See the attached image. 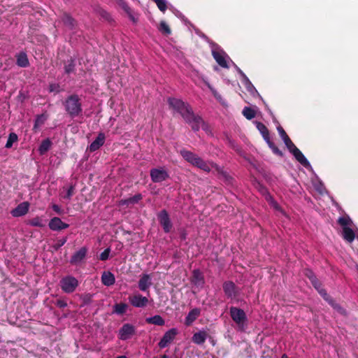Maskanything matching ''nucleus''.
I'll return each mask as SVG.
<instances>
[{
  "mask_svg": "<svg viewBox=\"0 0 358 358\" xmlns=\"http://www.w3.org/2000/svg\"><path fill=\"white\" fill-rule=\"evenodd\" d=\"M277 129L280 136L284 141L287 149L291 150V148L294 147L295 145L293 143L290 138L288 136L284 129L281 126H278Z\"/></svg>",
  "mask_w": 358,
  "mask_h": 358,
  "instance_id": "obj_23",
  "label": "nucleus"
},
{
  "mask_svg": "<svg viewBox=\"0 0 358 358\" xmlns=\"http://www.w3.org/2000/svg\"><path fill=\"white\" fill-rule=\"evenodd\" d=\"M229 314L232 320L236 324L239 331H244L247 327V315L245 311L237 307L231 306Z\"/></svg>",
  "mask_w": 358,
  "mask_h": 358,
  "instance_id": "obj_4",
  "label": "nucleus"
},
{
  "mask_svg": "<svg viewBox=\"0 0 358 358\" xmlns=\"http://www.w3.org/2000/svg\"><path fill=\"white\" fill-rule=\"evenodd\" d=\"M319 294L323 297V299L329 303L333 299L328 294L326 289L322 288L319 292Z\"/></svg>",
  "mask_w": 358,
  "mask_h": 358,
  "instance_id": "obj_47",
  "label": "nucleus"
},
{
  "mask_svg": "<svg viewBox=\"0 0 358 358\" xmlns=\"http://www.w3.org/2000/svg\"><path fill=\"white\" fill-rule=\"evenodd\" d=\"M136 333L135 327L130 324H124L119 330V338L125 341L131 338Z\"/></svg>",
  "mask_w": 358,
  "mask_h": 358,
  "instance_id": "obj_10",
  "label": "nucleus"
},
{
  "mask_svg": "<svg viewBox=\"0 0 358 358\" xmlns=\"http://www.w3.org/2000/svg\"><path fill=\"white\" fill-rule=\"evenodd\" d=\"M311 283L313 286L317 290V292H319L320 289L323 288L322 283L317 278L314 279L313 281H311Z\"/></svg>",
  "mask_w": 358,
  "mask_h": 358,
  "instance_id": "obj_49",
  "label": "nucleus"
},
{
  "mask_svg": "<svg viewBox=\"0 0 358 358\" xmlns=\"http://www.w3.org/2000/svg\"><path fill=\"white\" fill-rule=\"evenodd\" d=\"M18 140L17 135L15 133L11 132L8 135V138L7 140V142L6 143L5 147L6 148H10L13 146V144L15 142H17Z\"/></svg>",
  "mask_w": 358,
  "mask_h": 358,
  "instance_id": "obj_37",
  "label": "nucleus"
},
{
  "mask_svg": "<svg viewBox=\"0 0 358 358\" xmlns=\"http://www.w3.org/2000/svg\"><path fill=\"white\" fill-rule=\"evenodd\" d=\"M260 192H261V193H262L263 195H265V196H266V199L267 200H268V199H272L271 196L270 195V194L268 193V190H267V189H266V187H261V188H260Z\"/></svg>",
  "mask_w": 358,
  "mask_h": 358,
  "instance_id": "obj_51",
  "label": "nucleus"
},
{
  "mask_svg": "<svg viewBox=\"0 0 358 358\" xmlns=\"http://www.w3.org/2000/svg\"><path fill=\"white\" fill-rule=\"evenodd\" d=\"M48 227L52 231H59L67 229L69 224L62 222L59 217H54L50 219Z\"/></svg>",
  "mask_w": 358,
  "mask_h": 358,
  "instance_id": "obj_11",
  "label": "nucleus"
},
{
  "mask_svg": "<svg viewBox=\"0 0 358 358\" xmlns=\"http://www.w3.org/2000/svg\"><path fill=\"white\" fill-rule=\"evenodd\" d=\"M281 358H289L288 356L286 355V354H283L282 356H281Z\"/></svg>",
  "mask_w": 358,
  "mask_h": 358,
  "instance_id": "obj_57",
  "label": "nucleus"
},
{
  "mask_svg": "<svg viewBox=\"0 0 358 358\" xmlns=\"http://www.w3.org/2000/svg\"><path fill=\"white\" fill-rule=\"evenodd\" d=\"M151 180L155 183L164 182L169 178V173L165 167L151 169L150 171Z\"/></svg>",
  "mask_w": 358,
  "mask_h": 358,
  "instance_id": "obj_6",
  "label": "nucleus"
},
{
  "mask_svg": "<svg viewBox=\"0 0 358 358\" xmlns=\"http://www.w3.org/2000/svg\"><path fill=\"white\" fill-rule=\"evenodd\" d=\"M52 208L58 215H61L62 213V210L61 208L57 204H53L52 206Z\"/></svg>",
  "mask_w": 358,
  "mask_h": 358,
  "instance_id": "obj_55",
  "label": "nucleus"
},
{
  "mask_svg": "<svg viewBox=\"0 0 358 358\" xmlns=\"http://www.w3.org/2000/svg\"><path fill=\"white\" fill-rule=\"evenodd\" d=\"M92 296L90 294H87L83 297V301L85 304H88L92 301Z\"/></svg>",
  "mask_w": 358,
  "mask_h": 358,
  "instance_id": "obj_53",
  "label": "nucleus"
},
{
  "mask_svg": "<svg viewBox=\"0 0 358 358\" xmlns=\"http://www.w3.org/2000/svg\"><path fill=\"white\" fill-rule=\"evenodd\" d=\"M127 308L128 305L127 303H115L113 306V313L120 315H124L126 313Z\"/></svg>",
  "mask_w": 358,
  "mask_h": 358,
  "instance_id": "obj_34",
  "label": "nucleus"
},
{
  "mask_svg": "<svg viewBox=\"0 0 358 358\" xmlns=\"http://www.w3.org/2000/svg\"><path fill=\"white\" fill-rule=\"evenodd\" d=\"M159 29L165 35H169L171 33L169 26L164 21L160 22Z\"/></svg>",
  "mask_w": 358,
  "mask_h": 358,
  "instance_id": "obj_39",
  "label": "nucleus"
},
{
  "mask_svg": "<svg viewBox=\"0 0 358 358\" xmlns=\"http://www.w3.org/2000/svg\"><path fill=\"white\" fill-rule=\"evenodd\" d=\"M289 151L294 156L295 159L303 166L308 167L310 166V163L305 157L303 154L301 152V150L296 146L291 148V150Z\"/></svg>",
  "mask_w": 358,
  "mask_h": 358,
  "instance_id": "obj_14",
  "label": "nucleus"
},
{
  "mask_svg": "<svg viewBox=\"0 0 358 358\" xmlns=\"http://www.w3.org/2000/svg\"><path fill=\"white\" fill-rule=\"evenodd\" d=\"M63 24L69 29H75L77 27L76 20L69 13H64L61 17Z\"/></svg>",
  "mask_w": 358,
  "mask_h": 358,
  "instance_id": "obj_17",
  "label": "nucleus"
},
{
  "mask_svg": "<svg viewBox=\"0 0 358 358\" xmlns=\"http://www.w3.org/2000/svg\"><path fill=\"white\" fill-rule=\"evenodd\" d=\"M208 336L207 331H199L193 334L192 341L196 345H203Z\"/></svg>",
  "mask_w": 358,
  "mask_h": 358,
  "instance_id": "obj_22",
  "label": "nucleus"
},
{
  "mask_svg": "<svg viewBox=\"0 0 358 358\" xmlns=\"http://www.w3.org/2000/svg\"><path fill=\"white\" fill-rule=\"evenodd\" d=\"M337 223L342 227V229H343L345 227H350V226L352 224V220L349 215H346L338 217Z\"/></svg>",
  "mask_w": 358,
  "mask_h": 358,
  "instance_id": "obj_32",
  "label": "nucleus"
},
{
  "mask_svg": "<svg viewBox=\"0 0 358 358\" xmlns=\"http://www.w3.org/2000/svg\"><path fill=\"white\" fill-rule=\"evenodd\" d=\"M152 285L150 275L148 274H143L138 280V288L143 292L148 290L149 287Z\"/></svg>",
  "mask_w": 358,
  "mask_h": 358,
  "instance_id": "obj_20",
  "label": "nucleus"
},
{
  "mask_svg": "<svg viewBox=\"0 0 358 358\" xmlns=\"http://www.w3.org/2000/svg\"><path fill=\"white\" fill-rule=\"evenodd\" d=\"M304 275L310 280V282L317 278L310 269H306L304 271Z\"/></svg>",
  "mask_w": 358,
  "mask_h": 358,
  "instance_id": "obj_48",
  "label": "nucleus"
},
{
  "mask_svg": "<svg viewBox=\"0 0 358 358\" xmlns=\"http://www.w3.org/2000/svg\"><path fill=\"white\" fill-rule=\"evenodd\" d=\"M143 199V196L141 194H137L134 196L129 197L126 199H122L120 201V204L122 206H129L131 205H134L136 203H138L141 199Z\"/></svg>",
  "mask_w": 358,
  "mask_h": 358,
  "instance_id": "obj_26",
  "label": "nucleus"
},
{
  "mask_svg": "<svg viewBox=\"0 0 358 358\" xmlns=\"http://www.w3.org/2000/svg\"><path fill=\"white\" fill-rule=\"evenodd\" d=\"M237 71H238V73L242 76L243 81L245 82L246 84H248L249 85H251L252 87H253L252 85L251 82L248 79V78L239 68L237 69Z\"/></svg>",
  "mask_w": 358,
  "mask_h": 358,
  "instance_id": "obj_50",
  "label": "nucleus"
},
{
  "mask_svg": "<svg viewBox=\"0 0 358 358\" xmlns=\"http://www.w3.org/2000/svg\"><path fill=\"white\" fill-rule=\"evenodd\" d=\"M51 144H52V143L49 138H46V139L43 140L41 142V143L39 146V148H38V151H39L40 154L43 155L44 153L48 152L51 147Z\"/></svg>",
  "mask_w": 358,
  "mask_h": 358,
  "instance_id": "obj_35",
  "label": "nucleus"
},
{
  "mask_svg": "<svg viewBox=\"0 0 358 358\" xmlns=\"http://www.w3.org/2000/svg\"><path fill=\"white\" fill-rule=\"evenodd\" d=\"M274 207H275V208H278V203H275H275H274Z\"/></svg>",
  "mask_w": 358,
  "mask_h": 358,
  "instance_id": "obj_60",
  "label": "nucleus"
},
{
  "mask_svg": "<svg viewBox=\"0 0 358 358\" xmlns=\"http://www.w3.org/2000/svg\"><path fill=\"white\" fill-rule=\"evenodd\" d=\"M256 127L261 133L264 140L266 142L270 140L269 131L264 124L260 122H256Z\"/></svg>",
  "mask_w": 358,
  "mask_h": 358,
  "instance_id": "obj_30",
  "label": "nucleus"
},
{
  "mask_svg": "<svg viewBox=\"0 0 358 358\" xmlns=\"http://www.w3.org/2000/svg\"><path fill=\"white\" fill-rule=\"evenodd\" d=\"M29 208V203L27 201L20 203L11 210V215L15 217L23 216L28 213Z\"/></svg>",
  "mask_w": 358,
  "mask_h": 358,
  "instance_id": "obj_15",
  "label": "nucleus"
},
{
  "mask_svg": "<svg viewBox=\"0 0 358 358\" xmlns=\"http://www.w3.org/2000/svg\"><path fill=\"white\" fill-rule=\"evenodd\" d=\"M242 113L245 116V117L249 120L253 119L256 115L255 110L250 107H245L243 110Z\"/></svg>",
  "mask_w": 358,
  "mask_h": 358,
  "instance_id": "obj_36",
  "label": "nucleus"
},
{
  "mask_svg": "<svg viewBox=\"0 0 358 358\" xmlns=\"http://www.w3.org/2000/svg\"><path fill=\"white\" fill-rule=\"evenodd\" d=\"M212 166L215 169L218 174L221 175L227 180L231 179V178L229 177V175L225 171H224L223 169L217 165L216 164L212 163Z\"/></svg>",
  "mask_w": 358,
  "mask_h": 358,
  "instance_id": "obj_40",
  "label": "nucleus"
},
{
  "mask_svg": "<svg viewBox=\"0 0 358 358\" xmlns=\"http://www.w3.org/2000/svg\"><path fill=\"white\" fill-rule=\"evenodd\" d=\"M62 91L60 85L58 83H50L49 85V92L54 93H59Z\"/></svg>",
  "mask_w": 358,
  "mask_h": 358,
  "instance_id": "obj_43",
  "label": "nucleus"
},
{
  "mask_svg": "<svg viewBox=\"0 0 358 358\" xmlns=\"http://www.w3.org/2000/svg\"><path fill=\"white\" fill-rule=\"evenodd\" d=\"M116 358H127V357L124 355H121V356L117 357Z\"/></svg>",
  "mask_w": 358,
  "mask_h": 358,
  "instance_id": "obj_58",
  "label": "nucleus"
},
{
  "mask_svg": "<svg viewBox=\"0 0 358 358\" xmlns=\"http://www.w3.org/2000/svg\"><path fill=\"white\" fill-rule=\"evenodd\" d=\"M28 224L32 227H44L45 226V221L42 217L36 216L28 221Z\"/></svg>",
  "mask_w": 358,
  "mask_h": 358,
  "instance_id": "obj_33",
  "label": "nucleus"
},
{
  "mask_svg": "<svg viewBox=\"0 0 358 358\" xmlns=\"http://www.w3.org/2000/svg\"><path fill=\"white\" fill-rule=\"evenodd\" d=\"M117 2V4L122 8V9L127 14L129 19L134 22H136V20L135 19V17L133 14V10L129 6L127 3L124 0H118Z\"/></svg>",
  "mask_w": 358,
  "mask_h": 358,
  "instance_id": "obj_27",
  "label": "nucleus"
},
{
  "mask_svg": "<svg viewBox=\"0 0 358 358\" xmlns=\"http://www.w3.org/2000/svg\"><path fill=\"white\" fill-rule=\"evenodd\" d=\"M191 282L197 287L202 288L205 284V279L203 274L199 269H194L192 271V275L191 277Z\"/></svg>",
  "mask_w": 358,
  "mask_h": 358,
  "instance_id": "obj_13",
  "label": "nucleus"
},
{
  "mask_svg": "<svg viewBox=\"0 0 358 358\" xmlns=\"http://www.w3.org/2000/svg\"><path fill=\"white\" fill-rule=\"evenodd\" d=\"M105 139V134L102 132H100L95 140L90 145V151L94 152L99 150L104 144Z\"/></svg>",
  "mask_w": 358,
  "mask_h": 358,
  "instance_id": "obj_18",
  "label": "nucleus"
},
{
  "mask_svg": "<svg viewBox=\"0 0 358 358\" xmlns=\"http://www.w3.org/2000/svg\"><path fill=\"white\" fill-rule=\"evenodd\" d=\"M56 306L60 308H64L67 306V303L62 299H58L56 301Z\"/></svg>",
  "mask_w": 358,
  "mask_h": 358,
  "instance_id": "obj_52",
  "label": "nucleus"
},
{
  "mask_svg": "<svg viewBox=\"0 0 358 358\" xmlns=\"http://www.w3.org/2000/svg\"><path fill=\"white\" fill-rule=\"evenodd\" d=\"M16 64L21 68L29 66L30 63L25 52L22 51L15 55Z\"/></svg>",
  "mask_w": 358,
  "mask_h": 358,
  "instance_id": "obj_19",
  "label": "nucleus"
},
{
  "mask_svg": "<svg viewBox=\"0 0 358 358\" xmlns=\"http://www.w3.org/2000/svg\"><path fill=\"white\" fill-rule=\"evenodd\" d=\"M64 73L66 74H71L75 72L76 70V61L71 57L66 62H64Z\"/></svg>",
  "mask_w": 358,
  "mask_h": 358,
  "instance_id": "obj_29",
  "label": "nucleus"
},
{
  "mask_svg": "<svg viewBox=\"0 0 358 358\" xmlns=\"http://www.w3.org/2000/svg\"><path fill=\"white\" fill-rule=\"evenodd\" d=\"M157 218L159 224L165 233H169L173 227V224L169 217V213L166 210H162L157 214Z\"/></svg>",
  "mask_w": 358,
  "mask_h": 358,
  "instance_id": "obj_7",
  "label": "nucleus"
},
{
  "mask_svg": "<svg viewBox=\"0 0 358 358\" xmlns=\"http://www.w3.org/2000/svg\"><path fill=\"white\" fill-rule=\"evenodd\" d=\"M168 103L170 108L178 113L182 117L184 121L188 124L192 129L196 132L200 128L206 131L208 125L203 118L194 113L191 106L181 99L170 97L168 99Z\"/></svg>",
  "mask_w": 358,
  "mask_h": 358,
  "instance_id": "obj_1",
  "label": "nucleus"
},
{
  "mask_svg": "<svg viewBox=\"0 0 358 358\" xmlns=\"http://www.w3.org/2000/svg\"><path fill=\"white\" fill-rule=\"evenodd\" d=\"M131 305L135 308H145L148 304V299L140 294H135L128 297Z\"/></svg>",
  "mask_w": 358,
  "mask_h": 358,
  "instance_id": "obj_9",
  "label": "nucleus"
},
{
  "mask_svg": "<svg viewBox=\"0 0 358 358\" xmlns=\"http://www.w3.org/2000/svg\"><path fill=\"white\" fill-rule=\"evenodd\" d=\"M101 282L106 286H111L115 282V278L110 271H104L101 275Z\"/></svg>",
  "mask_w": 358,
  "mask_h": 358,
  "instance_id": "obj_25",
  "label": "nucleus"
},
{
  "mask_svg": "<svg viewBox=\"0 0 358 358\" xmlns=\"http://www.w3.org/2000/svg\"><path fill=\"white\" fill-rule=\"evenodd\" d=\"M145 322L148 324H152L157 326H163L165 324V321L163 317L159 315H156L153 317H147Z\"/></svg>",
  "mask_w": 358,
  "mask_h": 358,
  "instance_id": "obj_31",
  "label": "nucleus"
},
{
  "mask_svg": "<svg viewBox=\"0 0 358 358\" xmlns=\"http://www.w3.org/2000/svg\"><path fill=\"white\" fill-rule=\"evenodd\" d=\"M222 288L228 299H235L239 294L238 287L232 281H225L222 285Z\"/></svg>",
  "mask_w": 358,
  "mask_h": 358,
  "instance_id": "obj_8",
  "label": "nucleus"
},
{
  "mask_svg": "<svg viewBox=\"0 0 358 358\" xmlns=\"http://www.w3.org/2000/svg\"><path fill=\"white\" fill-rule=\"evenodd\" d=\"M59 283L62 290L66 294L73 293L79 285L78 280L72 275L62 278Z\"/></svg>",
  "mask_w": 358,
  "mask_h": 358,
  "instance_id": "obj_5",
  "label": "nucleus"
},
{
  "mask_svg": "<svg viewBox=\"0 0 358 358\" xmlns=\"http://www.w3.org/2000/svg\"><path fill=\"white\" fill-rule=\"evenodd\" d=\"M186 236H187V234H186L185 231L184 230L182 231L180 233V235L181 240H185Z\"/></svg>",
  "mask_w": 358,
  "mask_h": 358,
  "instance_id": "obj_56",
  "label": "nucleus"
},
{
  "mask_svg": "<svg viewBox=\"0 0 358 358\" xmlns=\"http://www.w3.org/2000/svg\"><path fill=\"white\" fill-rule=\"evenodd\" d=\"M224 55L225 53L224 52H220L217 50L212 51V55L216 62L222 68L228 69L229 66L225 59Z\"/></svg>",
  "mask_w": 358,
  "mask_h": 358,
  "instance_id": "obj_21",
  "label": "nucleus"
},
{
  "mask_svg": "<svg viewBox=\"0 0 358 358\" xmlns=\"http://www.w3.org/2000/svg\"><path fill=\"white\" fill-rule=\"evenodd\" d=\"M75 185H71L67 189V192L64 196H63L64 199L70 200L72 196L74 194Z\"/></svg>",
  "mask_w": 358,
  "mask_h": 358,
  "instance_id": "obj_44",
  "label": "nucleus"
},
{
  "mask_svg": "<svg viewBox=\"0 0 358 358\" xmlns=\"http://www.w3.org/2000/svg\"><path fill=\"white\" fill-rule=\"evenodd\" d=\"M176 334L177 331L175 329H171L167 331L159 342V347L160 348H166L174 339Z\"/></svg>",
  "mask_w": 358,
  "mask_h": 358,
  "instance_id": "obj_12",
  "label": "nucleus"
},
{
  "mask_svg": "<svg viewBox=\"0 0 358 358\" xmlns=\"http://www.w3.org/2000/svg\"><path fill=\"white\" fill-rule=\"evenodd\" d=\"M180 154L185 161L191 164L192 166H196L207 173L210 171V168L207 162L192 152L186 149H182L180 151Z\"/></svg>",
  "mask_w": 358,
  "mask_h": 358,
  "instance_id": "obj_3",
  "label": "nucleus"
},
{
  "mask_svg": "<svg viewBox=\"0 0 358 358\" xmlns=\"http://www.w3.org/2000/svg\"><path fill=\"white\" fill-rule=\"evenodd\" d=\"M200 309L194 308L191 310L185 317V324L190 326L200 315Z\"/></svg>",
  "mask_w": 358,
  "mask_h": 358,
  "instance_id": "obj_24",
  "label": "nucleus"
},
{
  "mask_svg": "<svg viewBox=\"0 0 358 358\" xmlns=\"http://www.w3.org/2000/svg\"><path fill=\"white\" fill-rule=\"evenodd\" d=\"M63 105L65 111L71 118L82 115V102L78 94H73L68 96L64 101Z\"/></svg>",
  "mask_w": 358,
  "mask_h": 358,
  "instance_id": "obj_2",
  "label": "nucleus"
},
{
  "mask_svg": "<svg viewBox=\"0 0 358 358\" xmlns=\"http://www.w3.org/2000/svg\"><path fill=\"white\" fill-rule=\"evenodd\" d=\"M87 252V248L86 247H82L71 256L70 263L71 264H77L81 262L85 258Z\"/></svg>",
  "mask_w": 358,
  "mask_h": 358,
  "instance_id": "obj_16",
  "label": "nucleus"
},
{
  "mask_svg": "<svg viewBox=\"0 0 358 358\" xmlns=\"http://www.w3.org/2000/svg\"><path fill=\"white\" fill-rule=\"evenodd\" d=\"M43 122L44 120L43 119V115L37 117L35 122L34 128H36L39 124H43Z\"/></svg>",
  "mask_w": 358,
  "mask_h": 358,
  "instance_id": "obj_54",
  "label": "nucleus"
},
{
  "mask_svg": "<svg viewBox=\"0 0 358 358\" xmlns=\"http://www.w3.org/2000/svg\"><path fill=\"white\" fill-rule=\"evenodd\" d=\"M160 358H169V357L166 355H164Z\"/></svg>",
  "mask_w": 358,
  "mask_h": 358,
  "instance_id": "obj_59",
  "label": "nucleus"
},
{
  "mask_svg": "<svg viewBox=\"0 0 358 358\" xmlns=\"http://www.w3.org/2000/svg\"><path fill=\"white\" fill-rule=\"evenodd\" d=\"M110 252V248H108L105 249L99 255V259L101 261H106L108 257Z\"/></svg>",
  "mask_w": 358,
  "mask_h": 358,
  "instance_id": "obj_46",
  "label": "nucleus"
},
{
  "mask_svg": "<svg viewBox=\"0 0 358 358\" xmlns=\"http://www.w3.org/2000/svg\"><path fill=\"white\" fill-rule=\"evenodd\" d=\"M266 143L271 149L273 154L279 157H283V152L274 144L273 141H271V139L266 141Z\"/></svg>",
  "mask_w": 358,
  "mask_h": 358,
  "instance_id": "obj_38",
  "label": "nucleus"
},
{
  "mask_svg": "<svg viewBox=\"0 0 358 358\" xmlns=\"http://www.w3.org/2000/svg\"><path fill=\"white\" fill-rule=\"evenodd\" d=\"M67 241V237H64L59 239H57L55 244L53 245V248L55 250H59L62 246H63Z\"/></svg>",
  "mask_w": 358,
  "mask_h": 358,
  "instance_id": "obj_42",
  "label": "nucleus"
},
{
  "mask_svg": "<svg viewBox=\"0 0 358 358\" xmlns=\"http://www.w3.org/2000/svg\"><path fill=\"white\" fill-rule=\"evenodd\" d=\"M342 237L345 241L351 243L355 238V234L350 227H345L342 230Z\"/></svg>",
  "mask_w": 358,
  "mask_h": 358,
  "instance_id": "obj_28",
  "label": "nucleus"
},
{
  "mask_svg": "<svg viewBox=\"0 0 358 358\" xmlns=\"http://www.w3.org/2000/svg\"><path fill=\"white\" fill-rule=\"evenodd\" d=\"M157 6L159 10L164 13L167 9L166 0H152Z\"/></svg>",
  "mask_w": 358,
  "mask_h": 358,
  "instance_id": "obj_41",
  "label": "nucleus"
},
{
  "mask_svg": "<svg viewBox=\"0 0 358 358\" xmlns=\"http://www.w3.org/2000/svg\"><path fill=\"white\" fill-rule=\"evenodd\" d=\"M334 309L337 310L340 313L344 315L345 314V310L337 303L334 301V299H332L329 303Z\"/></svg>",
  "mask_w": 358,
  "mask_h": 358,
  "instance_id": "obj_45",
  "label": "nucleus"
}]
</instances>
